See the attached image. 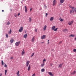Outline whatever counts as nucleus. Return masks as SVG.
Here are the masks:
<instances>
[{
  "mask_svg": "<svg viewBox=\"0 0 76 76\" xmlns=\"http://www.w3.org/2000/svg\"><path fill=\"white\" fill-rule=\"evenodd\" d=\"M76 73V71L75 70L73 72L71 73V75H75V74Z\"/></svg>",
  "mask_w": 76,
  "mask_h": 76,
  "instance_id": "obj_20",
  "label": "nucleus"
},
{
  "mask_svg": "<svg viewBox=\"0 0 76 76\" xmlns=\"http://www.w3.org/2000/svg\"><path fill=\"white\" fill-rule=\"evenodd\" d=\"M19 71H18L17 73V75L18 76H20V75H19Z\"/></svg>",
  "mask_w": 76,
  "mask_h": 76,
  "instance_id": "obj_25",
  "label": "nucleus"
},
{
  "mask_svg": "<svg viewBox=\"0 0 76 76\" xmlns=\"http://www.w3.org/2000/svg\"><path fill=\"white\" fill-rule=\"evenodd\" d=\"M4 67H7V65H6V64H5L4 65Z\"/></svg>",
  "mask_w": 76,
  "mask_h": 76,
  "instance_id": "obj_40",
  "label": "nucleus"
},
{
  "mask_svg": "<svg viewBox=\"0 0 76 76\" xmlns=\"http://www.w3.org/2000/svg\"><path fill=\"white\" fill-rule=\"evenodd\" d=\"M14 16H15V17H16L17 16V15H16V14H15L14 15Z\"/></svg>",
  "mask_w": 76,
  "mask_h": 76,
  "instance_id": "obj_45",
  "label": "nucleus"
},
{
  "mask_svg": "<svg viewBox=\"0 0 76 76\" xmlns=\"http://www.w3.org/2000/svg\"><path fill=\"white\" fill-rule=\"evenodd\" d=\"M48 42H49V41H50L49 40H48Z\"/></svg>",
  "mask_w": 76,
  "mask_h": 76,
  "instance_id": "obj_53",
  "label": "nucleus"
},
{
  "mask_svg": "<svg viewBox=\"0 0 76 76\" xmlns=\"http://www.w3.org/2000/svg\"><path fill=\"white\" fill-rule=\"evenodd\" d=\"M32 8H31V9H30V10L31 11H31H32Z\"/></svg>",
  "mask_w": 76,
  "mask_h": 76,
  "instance_id": "obj_39",
  "label": "nucleus"
},
{
  "mask_svg": "<svg viewBox=\"0 0 76 76\" xmlns=\"http://www.w3.org/2000/svg\"><path fill=\"white\" fill-rule=\"evenodd\" d=\"M27 36H28V34H26L24 35L23 38H26V37H27Z\"/></svg>",
  "mask_w": 76,
  "mask_h": 76,
  "instance_id": "obj_15",
  "label": "nucleus"
},
{
  "mask_svg": "<svg viewBox=\"0 0 76 76\" xmlns=\"http://www.w3.org/2000/svg\"><path fill=\"white\" fill-rule=\"evenodd\" d=\"M6 37L7 38H8V37H9L8 34H6Z\"/></svg>",
  "mask_w": 76,
  "mask_h": 76,
  "instance_id": "obj_37",
  "label": "nucleus"
},
{
  "mask_svg": "<svg viewBox=\"0 0 76 76\" xmlns=\"http://www.w3.org/2000/svg\"><path fill=\"white\" fill-rule=\"evenodd\" d=\"M23 31V27L21 26L20 27V29L18 31L20 32H21Z\"/></svg>",
  "mask_w": 76,
  "mask_h": 76,
  "instance_id": "obj_2",
  "label": "nucleus"
},
{
  "mask_svg": "<svg viewBox=\"0 0 76 76\" xmlns=\"http://www.w3.org/2000/svg\"><path fill=\"white\" fill-rule=\"evenodd\" d=\"M63 31L65 32H67V30L66 29H64L63 30Z\"/></svg>",
  "mask_w": 76,
  "mask_h": 76,
  "instance_id": "obj_24",
  "label": "nucleus"
},
{
  "mask_svg": "<svg viewBox=\"0 0 76 76\" xmlns=\"http://www.w3.org/2000/svg\"><path fill=\"white\" fill-rule=\"evenodd\" d=\"M2 12H4V10H2Z\"/></svg>",
  "mask_w": 76,
  "mask_h": 76,
  "instance_id": "obj_54",
  "label": "nucleus"
},
{
  "mask_svg": "<svg viewBox=\"0 0 76 76\" xmlns=\"http://www.w3.org/2000/svg\"><path fill=\"white\" fill-rule=\"evenodd\" d=\"M42 1H43V0H42Z\"/></svg>",
  "mask_w": 76,
  "mask_h": 76,
  "instance_id": "obj_59",
  "label": "nucleus"
},
{
  "mask_svg": "<svg viewBox=\"0 0 76 76\" xmlns=\"http://www.w3.org/2000/svg\"><path fill=\"white\" fill-rule=\"evenodd\" d=\"M55 28H56V26H53L52 27V30H54Z\"/></svg>",
  "mask_w": 76,
  "mask_h": 76,
  "instance_id": "obj_21",
  "label": "nucleus"
},
{
  "mask_svg": "<svg viewBox=\"0 0 76 76\" xmlns=\"http://www.w3.org/2000/svg\"><path fill=\"white\" fill-rule=\"evenodd\" d=\"M11 32H12V30L10 29V32H9L10 34H11Z\"/></svg>",
  "mask_w": 76,
  "mask_h": 76,
  "instance_id": "obj_34",
  "label": "nucleus"
},
{
  "mask_svg": "<svg viewBox=\"0 0 76 76\" xmlns=\"http://www.w3.org/2000/svg\"><path fill=\"white\" fill-rule=\"evenodd\" d=\"M42 10V8H40L39 9V10Z\"/></svg>",
  "mask_w": 76,
  "mask_h": 76,
  "instance_id": "obj_46",
  "label": "nucleus"
},
{
  "mask_svg": "<svg viewBox=\"0 0 76 76\" xmlns=\"http://www.w3.org/2000/svg\"><path fill=\"white\" fill-rule=\"evenodd\" d=\"M46 61V59H44L43 60V63H44V61Z\"/></svg>",
  "mask_w": 76,
  "mask_h": 76,
  "instance_id": "obj_30",
  "label": "nucleus"
},
{
  "mask_svg": "<svg viewBox=\"0 0 76 76\" xmlns=\"http://www.w3.org/2000/svg\"><path fill=\"white\" fill-rule=\"evenodd\" d=\"M34 53H33V54L31 55V57H33V56H34Z\"/></svg>",
  "mask_w": 76,
  "mask_h": 76,
  "instance_id": "obj_35",
  "label": "nucleus"
},
{
  "mask_svg": "<svg viewBox=\"0 0 76 76\" xmlns=\"http://www.w3.org/2000/svg\"><path fill=\"white\" fill-rule=\"evenodd\" d=\"M13 57H11V59H13Z\"/></svg>",
  "mask_w": 76,
  "mask_h": 76,
  "instance_id": "obj_49",
  "label": "nucleus"
},
{
  "mask_svg": "<svg viewBox=\"0 0 76 76\" xmlns=\"http://www.w3.org/2000/svg\"><path fill=\"white\" fill-rule=\"evenodd\" d=\"M64 2V0H60V3L61 4L63 3Z\"/></svg>",
  "mask_w": 76,
  "mask_h": 76,
  "instance_id": "obj_12",
  "label": "nucleus"
},
{
  "mask_svg": "<svg viewBox=\"0 0 76 76\" xmlns=\"http://www.w3.org/2000/svg\"><path fill=\"white\" fill-rule=\"evenodd\" d=\"M44 71H45V69H44V68H43L41 69L42 72H44Z\"/></svg>",
  "mask_w": 76,
  "mask_h": 76,
  "instance_id": "obj_23",
  "label": "nucleus"
},
{
  "mask_svg": "<svg viewBox=\"0 0 76 76\" xmlns=\"http://www.w3.org/2000/svg\"><path fill=\"white\" fill-rule=\"evenodd\" d=\"M32 21V18H29V22H31Z\"/></svg>",
  "mask_w": 76,
  "mask_h": 76,
  "instance_id": "obj_27",
  "label": "nucleus"
},
{
  "mask_svg": "<svg viewBox=\"0 0 76 76\" xmlns=\"http://www.w3.org/2000/svg\"><path fill=\"white\" fill-rule=\"evenodd\" d=\"M19 15H20V13H18V16H19Z\"/></svg>",
  "mask_w": 76,
  "mask_h": 76,
  "instance_id": "obj_47",
  "label": "nucleus"
},
{
  "mask_svg": "<svg viewBox=\"0 0 76 76\" xmlns=\"http://www.w3.org/2000/svg\"><path fill=\"white\" fill-rule=\"evenodd\" d=\"M72 11H73V12H74V11L75 12H76V8L75 9V7H73L72 8Z\"/></svg>",
  "mask_w": 76,
  "mask_h": 76,
  "instance_id": "obj_7",
  "label": "nucleus"
},
{
  "mask_svg": "<svg viewBox=\"0 0 76 76\" xmlns=\"http://www.w3.org/2000/svg\"><path fill=\"white\" fill-rule=\"evenodd\" d=\"M11 10V11H12V10Z\"/></svg>",
  "mask_w": 76,
  "mask_h": 76,
  "instance_id": "obj_58",
  "label": "nucleus"
},
{
  "mask_svg": "<svg viewBox=\"0 0 76 76\" xmlns=\"http://www.w3.org/2000/svg\"><path fill=\"white\" fill-rule=\"evenodd\" d=\"M31 41L32 42H35V36L33 37L31 40Z\"/></svg>",
  "mask_w": 76,
  "mask_h": 76,
  "instance_id": "obj_6",
  "label": "nucleus"
},
{
  "mask_svg": "<svg viewBox=\"0 0 76 76\" xmlns=\"http://www.w3.org/2000/svg\"><path fill=\"white\" fill-rule=\"evenodd\" d=\"M50 66H53V64H50Z\"/></svg>",
  "mask_w": 76,
  "mask_h": 76,
  "instance_id": "obj_50",
  "label": "nucleus"
},
{
  "mask_svg": "<svg viewBox=\"0 0 76 76\" xmlns=\"http://www.w3.org/2000/svg\"><path fill=\"white\" fill-rule=\"evenodd\" d=\"M25 34H26V31H25Z\"/></svg>",
  "mask_w": 76,
  "mask_h": 76,
  "instance_id": "obj_51",
  "label": "nucleus"
},
{
  "mask_svg": "<svg viewBox=\"0 0 76 76\" xmlns=\"http://www.w3.org/2000/svg\"><path fill=\"white\" fill-rule=\"evenodd\" d=\"M42 43H44V42H42Z\"/></svg>",
  "mask_w": 76,
  "mask_h": 76,
  "instance_id": "obj_55",
  "label": "nucleus"
},
{
  "mask_svg": "<svg viewBox=\"0 0 76 76\" xmlns=\"http://www.w3.org/2000/svg\"><path fill=\"white\" fill-rule=\"evenodd\" d=\"M45 64H44V63H43V64H41V66L42 67H43L44 66H45Z\"/></svg>",
  "mask_w": 76,
  "mask_h": 76,
  "instance_id": "obj_26",
  "label": "nucleus"
},
{
  "mask_svg": "<svg viewBox=\"0 0 76 76\" xmlns=\"http://www.w3.org/2000/svg\"><path fill=\"white\" fill-rule=\"evenodd\" d=\"M57 29H58V28H56L54 30V31H57Z\"/></svg>",
  "mask_w": 76,
  "mask_h": 76,
  "instance_id": "obj_32",
  "label": "nucleus"
},
{
  "mask_svg": "<svg viewBox=\"0 0 76 76\" xmlns=\"http://www.w3.org/2000/svg\"><path fill=\"white\" fill-rule=\"evenodd\" d=\"M2 65H3L4 64V62L3 61H1Z\"/></svg>",
  "mask_w": 76,
  "mask_h": 76,
  "instance_id": "obj_33",
  "label": "nucleus"
},
{
  "mask_svg": "<svg viewBox=\"0 0 76 76\" xmlns=\"http://www.w3.org/2000/svg\"><path fill=\"white\" fill-rule=\"evenodd\" d=\"M57 3V1L56 0H53V5L54 6Z\"/></svg>",
  "mask_w": 76,
  "mask_h": 76,
  "instance_id": "obj_3",
  "label": "nucleus"
},
{
  "mask_svg": "<svg viewBox=\"0 0 76 76\" xmlns=\"http://www.w3.org/2000/svg\"><path fill=\"white\" fill-rule=\"evenodd\" d=\"M75 40H76V38H75Z\"/></svg>",
  "mask_w": 76,
  "mask_h": 76,
  "instance_id": "obj_56",
  "label": "nucleus"
},
{
  "mask_svg": "<svg viewBox=\"0 0 76 76\" xmlns=\"http://www.w3.org/2000/svg\"><path fill=\"white\" fill-rule=\"evenodd\" d=\"M53 20H54V17H52L50 18V21H52Z\"/></svg>",
  "mask_w": 76,
  "mask_h": 76,
  "instance_id": "obj_19",
  "label": "nucleus"
},
{
  "mask_svg": "<svg viewBox=\"0 0 76 76\" xmlns=\"http://www.w3.org/2000/svg\"><path fill=\"white\" fill-rule=\"evenodd\" d=\"M35 32H37V29H35Z\"/></svg>",
  "mask_w": 76,
  "mask_h": 76,
  "instance_id": "obj_48",
  "label": "nucleus"
},
{
  "mask_svg": "<svg viewBox=\"0 0 76 76\" xmlns=\"http://www.w3.org/2000/svg\"><path fill=\"white\" fill-rule=\"evenodd\" d=\"M48 73L50 76H53V74L51 72H48Z\"/></svg>",
  "mask_w": 76,
  "mask_h": 76,
  "instance_id": "obj_13",
  "label": "nucleus"
},
{
  "mask_svg": "<svg viewBox=\"0 0 76 76\" xmlns=\"http://www.w3.org/2000/svg\"><path fill=\"white\" fill-rule=\"evenodd\" d=\"M7 70H5V75H7Z\"/></svg>",
  "mask_w": 76,
  "mask_h": 76,
  "instance_id": "obj_28",
  "label": "nucleus"
},
{
  "mask_svg": "<svg viewBox=\"0 0 76 76\" xmlns=\"http://www.w3.org/2000/svg\"><path fill=\"white\" fill-rule=\"evenodd\" d=\"M48 44H49L50 43V42H48Z\"/></svg>",
  "mask_w": 76,
  "mask_h": 76,
  "instance_id": "obj_57",
  "label": "nucleus"
},
{
  "mask_svg": "<svg viewBox=\"0 0 76 76\" xmlns=\"http://www.w3.org/2000/svg\"><path fill=\"white\" fill-rule=\"evenodd\" d=\"M30 69H31V66L30 65H29L28 69V71H29Z\"/></svg>",
  "mask_w": 76,
  "mask_h": 76,
  "instance_id": "obj_17",
  "label": "nucleus"
},
{
  "mask_svg": "<svg viewBox=\"0 0 76 76\" xmlns=\"http://www.w3.org/2000/svg\"><path fill=\"white\" fill-rule=\"evenodd\" d=\"M2 76V74H0V76Z\"/></svg>",
  "mask_w": 76,
  "mask_h": 76,
  "instance_id": "obj_52",
  "label": "nucleus"
},
{
  "mask_svg": "<svg viewBox=\"0 0 76 76\" xmlns=\"http://www.w3.org/2000/svg\"><path fill=\"white\" fill-rule=\"evenodd\" d=\"M45 35H43L41 37V39H45Z\"/></svg>",
  "mask_w": 76,
  "mask_h": 76,
  "instance_id": "obj_9",
  "label": "nucleus"
},
{
  "mask_svg": "<svg viewBox=\"0 0 76 76\" xmlns=\"http://www.w3.org/2000/svg\"><path fill=\"white\" fill-rule=\"evenodd\" d=\"M44 7L45 9H47V5H46L45 4L44 5Z\"/></svg>",
  "mask_w": 76,
  "mask_h": 76,
  "instance_id": "obj_31",
  "label": "nucleus"
},
{
  "mask_svg": "<svg viewBox=\"0 0 76 76\" xmlns=\"http://www.w3.org/2000/svg\"><path fill=\"white\" fill-rule=\"evenodd\" d=\"M46 28H47V26L45 25L43 27V31H45V30H46Z\"/></svg>",
  "mask_w": 76,
  "mask_h": 76,
  "instance_id": "obj_14",
  "label": "nucleus"
},
{
  "mask_svg": "<svg viewBox=\"0 0 76 76\" xmlns=\"http://www.w3.org/2000/svg\"><path fill=\"white\" fill-rule=\"evenodd\" d=\"M63 64V63H62V64H60L58 66L59 68H61L62 67V65Z\"/></svg>",
  "mask_w": 76,
  "mask_h": 76,
  "instance_id": "obj_8",
  "label": "nucleus"
},
{
  "mask_svg": "<svg viewBox=\"0 0 76 76\" xmlns=\"http://www.w3.org/2000/svg\"><path fill=\"white\" fill-rule=\"evenodd\" d=\"M70 12L71 14H72V11L71 10L70 11Z\"/></svg>",
  "mask_w": 76,
  "mask_h": 76,
  "instance_id": "obj_43",
  "label": "nucleus"
},
{
  "mask_svg": "<svg viewBox=\"0 0 76 76\" xmlns=\"http://www.w3.org/2000/svg\"><path fill=\"white\" fill-rule=\"evenodd\" d=\"M25 53V50H24V49H23V51L22 52L21 54L23 56L24 54Z\"/></svg>",
  "mask_w": 76,
  "mask_h": 76,
  "instance_id": "obj_11",
  "label": "nucleus"
},
{
  "mask_svg": "<svg viewBox=\"0 0 76 76\" xmlns=\"http://www.w3.org/2000/svg\"><path fill=\"white\" fill-rule=\"evenodd\" d=\"M68 23L69 25H72L73 23V20L72 21H69Z\"/></svg>",
  "mask_w": 76,
  "mask_h": 76,
  "instance_id": "obj_1",
  "label": "nucleus"
},
{
  "mask_svg": "<svg viewBox=\"0 0 76 76\" xmlns=\"http://www.w3.org/2000/svg\"><path fill=\"white\" fill-rule=\"evenodd\" d=\"M75 35H73V34H70L69 37H75Z\"/></svg>",
  "mask_w": 76,
  "mask_h": 76,
  "instance_id": "obj_22",
  "label": "nucleus"
},
{
  "mask_svg": "<svg viewBox=\"0 0 76 76\" xmlns=\"http://www.w3.org/2000/svg\"><path fill=\"white\" fill-rule=\"evenodd\" d=\"M59 20H60V21H61V22H63V21L64 20H63V19H62L61 17H60L59 18Z\"/></svg>",
  "mask_w": 76,
  "mask_h": 76,
  "instance_id": "obj_18",
  "label": "nucleus"
},
{
  "mask_svg": "<svg viewBox=\"0 0 76 76\" xmlns=\"http://www.w3.org/2000/svg\"><path fill=\"white\" fill-rule=\"evenodd\" d=\"M63 42V41H61L59 43V44H61V43L62 42Z\"/></svg>",
  "mask_w": 76,
  "mask_h": 76,
  "instance_id": "obj_38",
  "label": "nucleus"
},
{
  "mask_svg": "<svg viewBox=\"0 0 76 76\" xmlns=\"http://www.w3.org/2000/svg\"><path fill=\"white\" fill-rule=\"evenodd\" d=\"M10 22H9V21H8L7 22V25H9L10 24Z\"/></svg>",
  "mask_w": 76,
  "mask_h": 76,
  "instance_id": "obj_29",
  "label": "nucleus"
},
{
  "mask_svg": "<svg viewBox=\"0 0 76 76\" xmlns=\"http://www.w3.org/2000/svg\"><path fill=\"white\" fill-rule=\"evenodd\" d=\"M29 63H30V61H27L26 62V67H28V65H29Z\"/></svg>",
  "mask_w": 76,
  "mask_h": 76,
  "instance_id": "obj_4",
  "label": "nucleus"
},
{
  "mask_svg": "<svg viewBox=\"0 0 76 76\" xmlns=\"http://www.w3.org/2000/svg\"><path fill=\"white\" fill-rule=\"evenodd\" d=\"M74 52H76V49H74L73 50Z\"/></svg>",
  "mask_w": 76,
  "mask_h": 76,
  "instance_id": "obj_36",
  "label": "nucleus"
},
{
  "mask_svg": "<svg viewBox=\"0 0 76 76\" xmlns=\"http://www.w3.org/2000/svg\"><path fill=\"white\" fill-rule=\"evenodd\" d=\"M20 41L18 42L15 43V45H16V46H18V45H19V44H20Z\"/></svg>",
  "mask_w": 76,
  "mask_h": 76,
  "instance_id": "obj_5",
  "label": "nucleus"
},
{
  "mask_svg": "<svg viewBox=\"0 0 76 76\" xmlns=\"http://www.w3.org/2000/svg\"><path fill=\"white\" fill-rule=\"evenodd\" d=\"M45 14H46V16H47V15H48V13H46Z\"/></svg>",
  "mask_w": 76,
  "mask_h": 76,
  "instance_id": "obj_44",
  "label": "nucleus"
},
{
  "mask_svg": "<svg viewBox=\"0 0 76 76\" xmlns=\"http://www.w3.org/2000/svg\"><path fill=\"white\" fill-rule=\"evenodd\" d=\"M69 7H70V8H72V7L71 6L69 5Z\"/></svg>",
  "mask_w": 76,
  "mask_h": 76,
  "instance_id": "obj_42",
  "label": "nucleus"
},
{
  "mask_svg": "<svg viewBox=\"0 0 76 76\" xmlns=\"http://www.w3.org/2000/svg\"><path fill=\"white\" fill-rule=\"evenodd\" d=\"M24 7L25 9V12L26 13H27V12H28V10H27V7H26V6H25Z\"/></svg>",
  "mask_w": 76,
  "mask_h": 76,
  "instance_id": "obj_10",
  "label": "nucleus"
},
{
  "mask_svg": "<svg viewBox=\"0 0 76 76\" xmlns=\"http://www.w3.org/2000/svg\"><path fill=\"white\" fill-rule=\"evenodd\" d=\"M32 76H35V74L34 73V74H33L32 75Z\"/></svg>",
  "mask_w": 76,
  "mask_h": 76,
  "instance_id": "obj_41",
  "label": "nucleus"
},
{
  "mask_svg": "<svg viewBox=\"0 0 76 76\" xmlns=\"http://www.w3.org/2000/svg\"><path fill=\"white\" fill-rule=\"evenodd\" d=\"M14 41V39H11L10 40V42L11 43H13Z\"/></svg>",
  "mask_w": 76,
  "mask_h": 76,
  "instance_id": "obj_16",
  "label": "nucleus"
}]
</instances>
